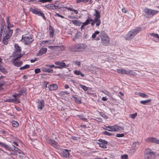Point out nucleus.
Wrapping results in <instances>:
<instances>
[{
  "mask_svg": "<svg viewBox=\"0 0 159 159\" xmlns=\"http://www.w3.org/2000/svg\"><path fill=\"white\" fill-rule=\"evenodd\" d=\"M92 37L96 41L101 39L102 43L105 46H108L110 44L109 38L104 31H101L100 33L99 31H96L92 34Z\"/></svg>",
  "mask_w": 159,
  "mask_h": 159,
  "instance_id": "1",
  "label": "nucleus"
},
{
  "mask_svg": "<svg viewBox=\"0 0 159 159\" xmlns=\"http://www.w3.org/2000/svg\"><path fill=\"white\" fill-rule=\"evenodd\" d=\"M142 30L140 27H137L129 31L125 37V39L128 40H130L134 38L135 36Z\"/></svg>",
  "mask_w": 159,
  "mask_h": 159,
  "instance_id": "2",
  "label": "nucleus"
},
{
  "mask_svg": "<svg viewBox=\"0 0 159 159\" xmlns=\"http://www.w3.org/2000/svg\"><path fill=\"white\" fill-rule=\"evenodd\" d=\"M87 46L83 43L76 44L71 48V50L73 52H80L83 51L87 48Z\"/></svg>",
  "mask_w": 159,
  "mask_h": 159,
  "instance_id": "3",
  "label": "nucleus"
},
{
  "mask_svg": "<svg viewBox=\"0 0 159 159\" xmlns=\"http://www.w3.org/2000/svg\"><path fill=\"white\" fill-rule=\"evenodd\" d=\"M104 129L106 130L112 132H118L124 130L123 127L118 126L116 125L113 126H106Z\"/></svg>",
  "mask_w": 159,
  "mask_h": 159,
  "instance_id": "4",
  "label": "nucleus"
},
{
  "mask_svg": "<svg viewBox=\"0 0 159 159\" xmlns=\"http://www.w3.org/2000/svg\"><path fill=\"white\" fill-rule=\"evenodd\" d=\"M155 155L154 153L149 148H147L146 149L144 157L145 159H154Z\"/></svg>",
  "mask_w": 159,
  "mask_h": 159,
  "instance_id": "5",
  "label": "nucleus"
},
{
  "mask_svg": "<svg viewBox=\"0 0 159 159\" xmlns=\"http://www.w3.org/2000/svg\"><path fill=\"white\" fill-rule=\"evenodd\" d=\"M13 33V30H9L7 32V30H4L3 35L4 37L3 39L2 42L5 44H7L8 42V39L10 38Z\"/></svg>",
  "mask_w": 159,
  "mask_h": 159,
  "instance_id": "6",
  "label": "nucleus"
},
{
  "mask_svg": "<svg viewBox=\"0 0 159 159\" xmlns=\"http://www.w3.org/2000/svg\"><path fill=\"white\" fill-rule=\"evenodd\" d=\"M144 11L148 16L152 17L157 14L159 12V11L145 8L144 9Z\"/></svg>",
  "mask_w": 159,
  "mask_h": 159,
  "instance_id": "7",
  "label": "nucleus"
},
{
  "mask_svg": "<svg viewBox=\"0 0 159 159\" xmlns=\"http://www.w3.org/2000/svg\"><path fill=\"white\" fill-rule=\"evenodd\" d=\"M145 141L148 143L159 144V140L154 137H148L145 139Z\"/></svg>",
  "mask_w": 159,
  "mask_h": 159,
  "instance_id": "8",
  "label": "nucleus"
},
{
  "mask_svg": "<svg viewBox=\"0 0 159 159\" xmlns=\"http://www.w3.org/2000/svg\"><path fill=\"white\" fill-rule=\"evenodd\" d=\"M117 72L119 73H121L126 75H134L135 73L132 70L129 71L126 70L125 69H118L117 70Z\"/></svg>",
  "mask_w": 159,
  "mask_h": 159,
  "instance_id": "9",
  "label": "nucleus"
},
{
  "mask_svg": "<svg viewBox=\"0 0 159 159\" xmlns=\"http://www.w3.org/2000/svg\"><path fill=\"white\" fill-rule=\"evenodd\" d=\"M15 52L14 54V57L19 56V57H21L22 55L21 53V48L19 47L18 44H15Z\"/></svg>",
  "mask_w": 159,
  "mask_h": 159,
  "instance_id": "10",
  "label": "nucleus"
},
{
  "mask_svg": "<svg viewBox=\"0 0 159 159\" xmlns=\"http://www.w3.org/2000/svg\"><path fill=\"white\" fill-rule=\"evenodd\" d=\"M15 57H16L13 59V61H12V63L14 66L17 67H19L22 64V62L21 61L18 60L21 57H19V56Z\"/></svg>",
  "mask_w": 159,
  "mask_h": 159,
  "instance_id": "11",
  "label": "nucleus"
},
{
  "mask_svg": "<svg viewBox=\"0 0 159 159\" xmlns=\"http://www.w3.org/2000/svg\"><path fill=\"white\" fill-rule=\"evenodd\" d=\"M65 50V48L63 46H50V50L52 51H63Z\"/></svg>",
  "mask_w": 159,
  "mask_h": 159,
  "instance_id": "12",
  "label": "nucleus"
},
{
  "mask_svg": "<svg viewBox=\"0 0 159 159\" xmlns=\"http://www.w3.org/2000/svg\"><path fill=\"white\" fill-rule=\"evenodd\" d=\"M22 39L24 40V42L26 44H29L30 43L33 41L32 37L28 35L22 36Z\"/></svg>",
  "mask_w": 159,
  "mask_h": 159,
  "instance_id": "13",
  "label": "nucleus"
},
{
  "mask_svg": "<svg viewBox=\"0 0 159 159\" xmlns=\"http://www.w3.org/2000/svg\"><path fill=\"white\" fill-rule=\"evenodd\" d=\"M98 141L101 143H98L97 144L99 145V146L103 148H106L107 146L106 144H107L108 142L107 141L100 139L98 140Z\"/></svg>",
  "mask_w": 159,
  "mask_h": 159,
  "instance_id": "14",
  "label": "nucleus"
},
{
  "mask_svg": "<svg viewBox=\"0 0 159 159\" xmlns=\"http://www.w3.org/2000/svg\"><path fill=\"white\" fill-rule=\"evenodd\" d=\"M95 24H96V26H99L101 24V20L100 18H94L93 19V22L91 23V25L92 26H93Z\"/></svg>",
  "mask_w": 159,
  "mask_h": 159,
  "instance_id": "15",
  "label": "nucleus"
},
{
  "mask_svg": "<svg viewBox=\"0 0 159 159\" xmlns=\"http://www.w3.org/2000/svg\"><path fill=\"white\" fill-rule=\"evenodd\" d=\"M55 64L57 66H56V68H62L65 67L66 64L63 62L56 61L55 62Z\"/></svg>",
  "mask_w": 159,
  "mask_h": 159,
  "instance_id": "16",
  "label": "nucleus"
},
{
  "mask_svg": "<svg viewBox=\"0 0 159 159\" xmlns=\"http://www.w3.org/2000/svg\"><path fill=\"white\" fill-rule=\"evenodd\" d=\"M54 29L50 25V43L54 41V37L55 35L54 34Z\"/></svg>",
  "mask_w": 159,
  "mask_h": 159,
  "instance_id": "17",
  "label": "nucleus"
},
{
  "mask_svg": "<svg viewBox=\"0 0 159 159\" xmlns=\"http://www.w3.org/2000/svg\"><path fill=\"white\" fill-rule=\"evenodd\" d=\"M70 151V150L65 149L62 152V155L64 157L68 158L69 157V152Z\"/></svg>",
  "mask_w": 159,
  "mask_h": 159,
  "instance_id": "18",
  "label": "nucleus"
},
{
  "mask_svg": "<svg viewBox=\"0 0 159 159\" xmlns=\"http://www.w3.org/2000/svg\"><path fill=\"white\" fill-rule=\"evenodd\" d=\"M32 11L33 13L37 14L39 16H41L43 17L44 20L45 19V17L44 14L38 11L37 9H33Z\"/></svg>",
  "mask_w": 159,
  "mask_h": 159,
  "instance_id": "19",
  "label": "nucleus"
},
{
  "mask_svg": "<svg viewBox=\"0 0 159 159\" xmlns=\"http://www.w3.org/2000/svg\"><path fill=\"white\" fill-rule=\"evenodd\" d=\"M139 142H134L132 143L131 146L132 149L135 151L137 149V145H139Z\"/></svg>",
  "mask_w": 159,
  "mask_h": 159,
  "instance_id": "20",
  "label": "nucleus"
},
{
  "mask_svg": "<svg viewBox=\"0 0 159 159\" xmlns=\"http://www.w3.org/2000/svg\"><path fill=\"white\" fill-rule=\"evenodd\" d=\"M44 102L43 100H42L38 102V109L41 110L44 107Z\"/></svg>",
  "mask_w": 159,
  "mask_h": 159,
  "instance_id": "21",
  "label": "nucleus"
},
{
  "mask_svg": "<svg viewBox=\"0 0 159 159\" xmlns=\"http://www.w3.org/2000/svg\"><path fill=\"white\" fill-rule=\"evenodd\" d=\"M72 22L73 24L78 26H80L82 23L80 21L77 20H72Z\"/></svg>",
  "mask_w": 159,
  "mask_h": 159,
  "instance_id": "22",
  "label": "nucleus"
},
{
  "mask_svg": "<svg viewBox=\"0 0 159 159\" xmlns=\"http://www.w3.org/2000/svg\"><path fill=\"white\" fill-rule=\"evenodd\" d=\"M20 95L19 94V93L18 94L16 93L15 94L13 95V97L14 98V99L15 102V103H18L20 102V100L17 98V97Z\"/></svg>",
  "mask_w": 159,
  "mask_h": 159,
  "instance_id": "23",
  "label": "nucleus"
},
{
  "mask_svg": "<svg viewBox=\"0 0 159 159\" xmlns=\"http://www.w3.org/2000/svg\"><path fill=\"white\" fill-rule=\"evenodd\" d=\"M93 19L90 17H88L86 21L84 23V25H87L89 24H91L93 22Z\"/></svg>",
  "mask_w": 159,
  "mask_h": 159,
  "instance_id": "24",
  "label": "nucleus"
},
{
  "mask_svg": "<svg viewBox=\"0 0 159 159\" xmlns=\"http://www.w3.org/2000/svg\"><path fill=\"white\" fill-rule=\"evenodd\" d=\"M73 98L75 100V102L76 103L80 104L81 103V98L80 97H78L75 96H73Z\"/></svg>",
  "mask_w": 159,
  "mask_h": 159,
  "instance_id": "25",
  "label": "nucleus"
},
{
  "mask_svg": "<svg viewBox=\"0 0 159 159\" xmlns=\"http://www.w3.org/2000/svg\"><path fill=\"white\" fill-rule=\"evenodd\" d=\"M50 143H51L52 145L55 148L58 149L59 148V145L54 141L50 139Z\"/></svg>",
  "mask_w": 159,
  "mask_h": 159,
  "instance_id": "26",
  "label": "nucleus"
},
{
  "mask_svg": "<svg viewBox=\"0 0 159 159\" xmlns=\"http://www.w3.org/2000/svg\"><path fill=\"white\" fill-rule=\"evenodd\" d=\"M42 70L44 72H50V66L47 65L42 68Z\"/></svg>",
  "mask_w": 159,
  "mask_h": 159,
  "instance_id": "27",
  "label": "nucleus"
},
{
  "mask_svg": "<svg viewBox=\"0 0 159 159\" xmlns=\"http://www.w3.org/2000/svg\"><path fill=\"white\" fill-rule=\"evenodd\" d=\"M58 88L57 85L56 84L50 85V90H56Z\"/></svg>",
  "mask_w": 159,
  "mask_h": 159,
  "instance_id": "28",
  "label": "nucleus"
},
{
  "mask_svg": "<svg viewBox=\"0 0 159 159\" xmlns=\"http://www.w3.org/2000/svg\"><path fill=\"white\" fill-rule=\"evenodd\" d=\"M47 49L46 48H44L40 49L38 53L39 55H41L45 53L47 51Z\"/></svg>",
  "mask_w": 159,
  "mask_h": 159,
  "instance_id": "29",
  "label": "nucleus"
},
{
  "mask_svg": "<svg viewBox=\"0 0 159 159\" xmlns=\"http://www.w3.org/2000/svg\"><path fill=\"white\" fill-rule=\"evenodd\" d=\"M74 73L77 75H80L81 77H83L84 76V75L82 73L80 70H75L74 71Z\"/></svg>",
  "mask_w": 159,
  "mask_h": 159,
  "instance_id": "30",
  "label": "nucleus"
},
{
  "mask_svg": "<svg viewBox=\"0 0 159 159\" xmlns=\"http://www.w3.org/2000/svg\"><path fill=\"white\" fill-rule=\"evenodd\" d=\"M95 13L94 14V16H95V18H100L101 17V15H100V13L98 11H97L96 9L95 10Z\"/></svg>",
  "mask_w": 159,
  "mask_h": 159,
  "instance_id": "31",
  "label": "nucleus"
},
{
  "mask_svg": "<svg viewBox=\"0 0 159 159\" xmlns=\"http://www.w3.org/2000/svg\"><path fill=\"white\" fill-rule=\"evenodd\" d=\"M64 8L67 9L68 10H70L71 11H73L76 14H77L78 13V11L77 10H75L73 9L70 7H64Z\"/></svg>",
  "mask_w": 159,
  "mask_h": 159,
  "instance_id": "32",
  "label": "nucleus"
},
{
  "mask_svg": "<svg viewBox=\"0 0 159 159\" xmlns=\"http://www.w3.org/2000/svg\"><path fill=\"white\" fill-rule=\"evenodd\" d=\"M151 101V99H148L145 100L140 101V103L143 105H146L147 103L150 102Z\"/></svg>",
  "mask_w": 159,
  "mask_h": 159,
  "instance_id": "33",
  "label": "nucleus"
},
{
  "mask_svg": "<svg viewBox=\"0 0 159 159\" xmlns=\"http://www.w3.org/2000/svg\"><path fill=\"white\" fill-rule=\"evenodd\" d=\"M0 146L4 148L5 149L9 150V147L5 143L0 142Z\"/></svg>",
  "mask_w": 159,
  "mask_h": 159,
  "instance_id": "34",
  "label": "nucleus"
},
{
  "mask_svg": "<svg viewBox=\"0 0 159 159\" xmlns=\"http://www.w3.org/2000/svg\"><path fill=\"white\" fill-rule=\"evenodd\" d=\"M102 92L103 93L105 94V95H107L110 97L111 98H113L112 97V95L110 93L107 91L105 90V91H102Z\"/></svg>",
  "mask_w": 159,
  "mask_h": 159,
  "instance_id": "35",
  "label": "nucleus"
},
{
  "mask_svg": "<svg viewBox=\"0 0 159 159\" xmlns=\"http://www.w3.org/2000/svg\"><path fill=\"white\" fill-rule=\"evenodd\" d=\"M139 96L143 98H147L148 97V96L143 93H139Z\"/></svg>",
  "mask_w": 159,
  "mask_h": 159,
  "instance_id": "36",
  "label": "nucleus"
},
{
  "mask_svg": "<svg viewBox=\"0 0 159 159\" xmlns=\"http://www.w3.org/2000/svg\"><path fill=\"white\" fill-rule=\"evenodd\" d=\"M12 25H11L10 22H8V24H7V29H5L4 30H7V32H8L9 30H12L10 29V28L13 27Z\"/></svg>",
  "mask_w": 159,
  "mask_h": 159,
  "instance_id": "37",
  "label": "nucleus"
},
{
  "mask_svg": "<svg viewBox=\"0 0 159 159\" xmlns=\"http://www.w3.org/2000/svg\"><path fill=\"white\" fill-rule=\"evenodd\" d=\"M89 0H76V3H80L83 2L84 3H86L88 2Z\"/></svg>",
  "mask_w": 159,
  "mask_h": 159,
  "instance_id": "38",
  "label": "nucleus"
},
{
  "mask_svg": "<svg viewBox=\"0 0 159 159\" xmlns=\"http://www.w3.org/2000/svg\"><path fill=\"white\" fill-rule=\"evenodd\" d=\"M26 92V90L24 88H23L21 89L19 92V94L21 95L22 94L24 95V94H25V92Z\"/></svg>",
  "mask_w": 159,
  "mask_h": 159,
  "instance_id": "39",
  "label": "nucleus"
},
{
  "mask_svg": "<svg viewBox=\"0 0 159 159\" xmlns=\"http://www.w3.org/2000/svg\"><path fill=\"white\" fill-rule=\"evenodd\" d=\"M150 34L151 36L157 38L158 39V41H159V35L158 34L153 33H150Z\"/></svg>",
  "mask_w": 159,
  "mask_h": 159,
  "instance_id": "40",
  "label": "nucleus"
},
{
  "mask_svg": "<svg viewBox=\"0 0 159 159\" xmlns=\"http://www.w3.org/2000/svg\"><path fill=\"white\" fill-rule=\"evenodd\" d=\"M137 115V112L135 113H134L131 114L130 115L129 117L132 119H134L136 118Z\"/></svg>",
  "mask_w": 159,
  "mask_h": 159,
  "instance_id": "41",
  "label": "nucleus"
},
{
  "mask_svg": "<svg viewBox=\"0 0 159 159\" xmlns=\"http://www.w3.org/2000/svg\"><path fill=\"white\" fill-rule=\"evenodd\" d=\"M59 9V7L57 6H56L53 4H50V9Z\"/></svg>",
  "mask_w": 159,
  "mask_h": 159,
  "instance_id": "42",
  "label": "nucleus"
},
{
  "mask_svg": "<svg viewBox=\"0 0 159 159\" xmlns=\"http://www.w3.org/2000/svg\"><path fill=\"white\" fill-rule=\"evenodd\" d=\"M12 126L14 127H17L19 125V124L17 121H12Z\"/></svg>",
  "mask_w": 159,
  "mask_h": 159,
  "instance_id": "43",
  "label": "nucleus"
},
{
  "mask_svg": "<svg viewBox=\"0 0 159 159\" xmlns=\"http://www.w3.org/2000/svg\"><path fill=\"white\" fill-rule=\"evenodd\" d=\"M30 66L29 65H26L20 67V70H23L25 69L28 68L30 67Z\"/></svg>",
  "mask_w": 159,
  "mask_h": 159,
  "instance_id": "44",
  "label": "nucleus"
},
{
  "mask_svg": "<svg viewBox=\"0 0 159 159\" xmlns=\"http://www.w3.org/2000/svg\"><path fill=\"white\" fill-rule=\"evenodd\" d=\"M103 134L105 135H106L108 136H112L114 135L113 134L107 131H105L103 132Z\"/></svg>",
  "mask_w": 159,
  "mask_h": 159,
  "instance_id": "45",
  "label": "nucleus"
},
{
  "mask_svg": "<svg viewBox=\"0 0 159 159\" xmlns=\"http://www.w3.org/2000/svg\"><path fill=\"white\" fill-rule=\"evenodd\" d=\"M49 44V41L48 40L43 41L41 43V44L42 45H44L46 46H47V44Z\"/></svg>",
  "mask_w": 159,
  "mask_h": 159,
  "instance_id": "46",
  "label": "nucleus"
},
{
  "mask_svg": "<svg viewBox=\"0 0 159 159\" xmlns=\"http://www.w3.org/2000/svg\"><path fill=\"white\" fill-rule=\"evenodd\" d=\"M121 159H128V156L126 154H125L123 155H122L121 156Z\"/></svg>",
  "mask_w": 159,
  "mask_h": 159,
  "instance_id": "47",
  "label": "nucleus"
},
{
  "mask_svg": "<svg viewBox=\"0 0 159 159\" xmlns=\"http://www.w3.org/2000/svg\"><path fill=\"white\" fill-rule=\"evenodd\" d=\"M13 147L14 148V150L16 152H17L19 154L21 153L22 151L20 150L18 148L14 146L13 145Z\"/></svg>",
  "mask_w": 159,
  "mask_h": 159,
  "instance_id": "48",
  "label": "nucleus"
},
{
  "mask_svg": "<svg viewBox=\"0 0 159 159\" xmlns=\"http://www.w3.org/2000/svg\"><path fill=\"white\" fill-rule=\"evenodd\" d=\"M80 86L81 88L85 91H87L88 90V88L85 85H81Z\"/></svg>",
  "mask_w": 159,
  "mask_h": 159,
  "instance_id": "49",
  "label": "nucleus"
},
{
  "mask_svg": "<svg viewBox=\"0 0 159 159\" xmlns=\"http://www.w3.org/2000/svg\"><path fill=\"white\" fill-rule=\"evenodd\" d=\"M124 136V134H116V136L117 137H122Z\"/></svg>",
  "mask_w": 159,
  "mask_h": 159,
  "instance_id": "50",
  "label": "nucleus"
},
{
  "mask_svg": "<svg viewBox=\"0 0 159 159\" xmlns=\"http://www.w3.org/2000/svg\"><path fill=\"white\" fill-rule=\"evenodd\" d=\"M35 73L36 74L39 73L41 72V70L39 68H37L34 70Z\"/></svg>",
  "mask_w": 159,
  "mask_h": 159,
  "instance_id": "51",
  "label": "nucleus"
},
{
  "mask_svg": "<svg viewBox=\"0 0 159 159\" xmlns=\"http://www.w3.org/2000/svg\"><path fill=\"white\" fill-rule=\"evenodd\" d=\"M5 102H15V101L14 99H8L5 100Z\"/></svg>",
  "mask_w": 159,
  "mask_h": 159,
  "instance_id": "52",
  "label": "nucleus"
},
{
  "mask_svg": "<svg viewBox=\"0 0 159 159\" xmlns=\"http://www.w3.org/2000/svg\"><path fill=\"white\" fill-rule=\"evenodd\" d=\"M74 63L76 65L80 66L81 65L80 62L79 61H74Z\"/></svg>",
  "mask_w": 159,
  "mask_h": 159,
  "instance_id": "53",
  "label": "nucleus"
},
{
  "mask_svg": "<svg viewBox=\"0 0 159 159\" xmlns=\"http://www.w3.org/2000/svg\"><path fill=\"white\" fill-rule=\"evenodd\" d=\"M0 71L3 72L5 71V69L1 65H0Z\"/></svg>",
  "mask_w": 159,
  "mask_h": 159,
  "instance_id": "54",
  "label": "nucleus"
},
{
  "mask_svg": "<svg viewBox=\"0 0 159 159\" xmlns=\"http://www.w3.org/2000/svg\"><path fill=\"white\" fill-rule=\"evenodd\" d=\"M39 2H42L43 3L50 2V0H39Z\"/></svg>",
  "mask_w": 159,
  "mask_h": 159,
  "instance_id": "55",
  "label": "nucleus"
},
{
  "mask_svg": "<svg viewBox=\"0 0 159 159\" xmlns=\"http://www.w3.org/2000/svg\"><path fill=\"white\" fill-rule=\"evenodd\" d=\"M55 16H57L61 18H64V17L62 16H61L60 14H59L58 13H56L55 15Z\"/></svg>",
  "mask_w": 159,
  "mask_h": 159,
  "instance_id": "56",
  "label": "nucleus"
},
{
  "mask_svg": "<svg viewBox=\"0 0 159 159\" xmlns=\"http://www.w3.org/2000/svg\"><path fill=\"white\" fill-rule=\"evenodd\" d=\"M122 11V12L125 13H126V11L125 9V8H123L121 10Z\"/></svg>",
  "mask_w": 159,
  "mask_h": 159,
  "instance_id": "57",
  "label": "nucleus"
},
{
  "mask_svg": "<svg viewBox=\"0 0 159 159\" xmlns=\"http://www.w3.org/2000/svg\"><path fill=\"white\" fill-rule=\"evenodd\" d=\"M102 100L103 101H107V100H108V98H107L105 97H102Z\"/></svg>",
  "mask_w": 159,
  "mask_h": 159,
  "instance_id": "58",
  "label": "nucleus"
},
{
  "mask_svg": "<svg viewBox=\"0 0 159 159\" xmlns=\"http://www.w3.org/2000/svg\"><path fill=\"white\" fill-rule=\"evenodd\" d=\"M71 139L74 140H77V138L75 136H72Z\"/></svg>",
  "mask_w": 159,
  "mask_h": 159,
  "instance_id": "59",
  "label": "nucleus"
},
{
  "mask_svg": "<svg viewBox=\"0 0 159 159\" xmlns=\"http://www.w3.org/2000/svg\"><path fill=\"white\" fill-rule=\"evenodd\" d=\"M69 88V86L67 84H66V85H65V89H68Z\"/></svg>",
  "mask_w": 159,
  "mask_h": 159,
  "instance_id": "60",
  "label": "nucleus"
},
{
  "mask_svg": "<svg viewBox=\"0 0 159 159\" xmlns=\"http://www.w3.org/2000/svg\"><path fill=\"white\" fill-rule=\"evenodd\" d=\"M80 126L81 127H82V128L84 127L85 128H87V126L85 125H80Z\"/></svg>",
  "mask_w": 159,
  "mask_h": 159,
  "instance_id": "61",
  "label": "nucleus"
},
{
  "mask_svg": "<svg viewBox=\"0 0 159 159\" xmlns=\"http://www.w3.org/2000/svg\"><path fill=\"white\" fill-rule=\"evenodd\" d=\"M83 24V25H81V30H82V29H84V26H85V25H84V23H82Z\"/></svg>",
  "mask_w": 159,
  "mask_h": 159,
  "instance_id": "62",
  "label": "nucleus"
},
{
  "mask_svg": "<svg viewBox=\"0 0 159 159\" xmlns=\"http://www.w3.org/2000/svg\"><path fill=\"white\" fill-rule=\"evenodd\" d=\"M4 83H0V88L4 85Z\"/></svg>",
  "mask_w": 159,
  "mask_h": 159,
  "instance_id": "63",
  "label": "nucleus"
},
{
  "mask_svg": "<svg viewBox=\"0 0 159 159\" xmlns=\"http://www.w3.org/2000/svg\"><path fill=\"white\" fill-rule=\"evenodd\" d=\"M13 143L15 145H16V146H18V144H17V143L16 142H13Z\"/></svg>",
  "mask_w": 159,
  "mask_h": 159,
  "instance_id": "64",
  "label": "nucleus"
}]
</instances>
